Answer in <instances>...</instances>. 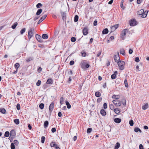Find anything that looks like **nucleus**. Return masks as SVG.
Listing matches in <instances>:
<instances>
[{
  "label": "nucleus",
  "instance_id": "4c0bfd02",
  "mask_svg": "<svg viewBox=\"0 0 149 149\" xmlns=\"http://www.w3.org/2000/svg\"><path fill=\"white\" fill-rule=\"evenodd\" d=\"M129 123L130 125L132 126L134 125V122L132 120H131L129 122Z\"/></svg>",
  "mask_w": 149,
  "mask_h": 149
},
{
  "label": "nucleus",
  "instance_id": "6e6d98bb",
  "mask_svg": "<svg viewBox=\"0 0 149 149\" xmlns=\"http://www.w3.org/2000/svg\"><path fill=\"white\" fill-rule=\"evenodd\" d=\"M51 131H52V132L53 133H54V132H55L56 131V128L55 127L52 128V129Z\"/></svg>",
  "mask_w": 149,
  "mask_h": 149
},
{
  "label": "nucleus",
  "instance_id": "b1692460",
  "mask_svg": "<svg viewBox=\"0 0 149 149\" xmlns=\"http://www.w3.org/2000/svg\"><path fill=\"white\" fill-rule=\"evenodd\" d=\"M50 145L52 147H55L56 146L57 144H56L55 142H52L50 143Z\"/></svg>",
  "mask_w": 149,
  "mask_h": 149
},
{
  "label": "nucleus",
  "instance_id": "774afa93",
  "mask_svg": "<svg viewBox=\"0 0 149 149\" xmlns=\"http://www.w3.org/2000/svg\"><path fill=\"white\" fill-rule=\"evenodd\" d=\"M142 1V0H137V3L138 4H140L141 3Z\"/></svg>",
  "mask_w": 149,
  "mask_h": 149
},
{
  "label": "nucleus",
  "instance_id": "79ce46f5",
  "mask_svg": "<svg viewBox=\"0 0 149 149\" xmlns=\"http://www.w3.org/2000/svg\"><path fill=\"white\" fill-rule=\"evenodd\" d=\"M41 142L42 143H44L45 140V137L44 136H42L41 137Z\"/></svg>",
  "mask_w": 149,
  "mask_h": 149
},
{
  "label": "nucleus",
  "instance_id": "bf43d9fd",
  "mask_svg": "<svg viewBox=\"0 0 149 149\" xmlns=\"http://www.w3.org/2000/svg\"><path fill=\"white\" fill-rule=\"evenodd\" d=\"M116 30V29H115V28L114 27H113V26L111 27V32H113L114 31Z\"/></svg>",
  "mask_w": 149,
  "mask_h": 149
},
{
  "label": "nucleus",
  "instance_id": "7c9ffc66",
  "mask_svg": "<svg viewBox=\"0 0 149 149\" xmlns=\"http://www.w3.org/2000/svg\"><path fill=\"white\" fill-rule=\"evenodd\" d=\"M9 135V132L8 131H6L5 133L4 136L6 137H8Z\"/></svg>",
  "mask_w": 149,
  "mask_h": 149
},
{
  "label": "nucleus",
  "instance_id": "473e14b6",
  "mask_svg": "<svg viewBox=\"0 0 149 149\" xmlns=\"http://www.w3.org/2000/svg\"><path fill=\"white\" fill-rule=\"evenodd\" d=\"M19 63H16L15 65V67L16 69H17L19 68Z\"/></svg>",
  "mask_w": 149,
  "mask_h": 149
},
{
  "label": "nucleus",
  "instance_id": "2eb2a0df",
  "mask_svg": "<svg viewBox=\"0 0 149 149\" xmlns=\"http://www.w3.org/2000/svg\"><path fill=\"white\" fill-rule=\"evenodd\" d=\"M108 29L107 28H105L102 31V33L103 34H106L108 33Z\"/></svg>",
  "mask_w": 149,
  "mask_h": 149
},
{
  "label": "nucleus",
  "instance_id": "a19ab883",
  "mask_svg": "<svg viewBox=\"0 0 149 149\" xmlns=\"http://www.w3.org/2000/svg\"><path fill=\"white\" fill-rule=\"evenodd\" d=\"M63 97H61L60 98V103L61 105L63 104Z\"/></svg>",
  "mask_w": 149,
  "mask_h": 149
},
{
  "label": "nucleus",
  "instance_id": "72a5a7b5",
  "mask_svg": "<svg viewBox=\"0 0 149 149\" xmlns=\"http://www.w3.org/2000/svg\"><path fill=\"white\" fill-rule=\"evenodd\" d=\"M0 112H1L2 113L4 114L6 112V110L4 109H0Z\"/></svg>",
  "mask_w": 149,
  "mask_h": 149
},
{
  "label": "nucleus",
  "instance_id": "39448f33",
  "mask_svg": "<svg viewBox=\"0 0 149 149\" xmlns=\"http://www.w3.org/2000/svg\"><path fill=\"white\" fill-rule=\"evenodd\" d=\"M34 30L33 28H31L28 32V38L29 39H31L33 36L34 33Z\"/></svg>",
  "mask_w": 149,
  "mask_h": 149
},
{
  "label": "nucleus",
  "instance_id": "1a4fd4ad",
  "mask_svg": "<svg viewBox=\"0 0 149 149\" xmlns=\"http://www.w3.org/2000/svg\"><path fill=\"white\" fill-rule=\"evenodd\" d=\"M36 38L38 42H42L43 41L40 35L38 34H36Z\"/></svg>",
  "mask_w": 149,
  "mask_h": 149
},
{
  "label": "nucleus",
  "instance_id": "49530a36",
  "mask_svg": "<svg viewBox=\"0 0 149 149\" xmlns=\"http://www.w3.org/2000/svg\"><path fill=\"white\" fill-rule=\"evenodd\" d=\"M116 74H113L111 75V77L112 79H114L116 78Z\"/></svg>",
  "mask_w": 149,
  "mask_h": 149
},
{
  "label": "nucleus",
  "instance_id": "cd10ccee",
  "mask_svg": "<svg viewBox=\"0 0 149 149\" xmlns=\"http://www.w3.org/2000/svg\"><path fill=\"white\" fill-rule=\"evenodd\" d=\"M120 96L118 95H114L112 96V98L113 99H118L119 98Z\"/></svg>",
  "mask_w": 149,
  "mask_h": 149
},
{
  "label": "nucleus",
  "instance_id": "0eeeda50",
  "mask_svg": "<svg viewBox=\"0 0 149 149\" xmlns=\"http://www.w3.org/2000/svg\"><path fill=\"white\" fill-rule=\"evenodd\" d=\"M136 21L134 19H131L130 21V26H134L136 24Z\"/></svg>",
  "mask_w": 149,
  "mask_h": 149
},
{
  "label": "nucleus",
  "instance_id": "4d7b16f0",
  "mask_svg": "<svg viewBox=\"0 0 149 149\" xmlns=\"http://www.w3.org/2000/svg\"><path fill=\"white\" fill-rule=\"evenodd\" d=\"M33 60V59L32 58L30 57L29 58H28L26 60V61L27 62H29L30 61L32 60Z\"/></svg>",
  "mask_w": 149,
  "mask_h": 149
},
{
  "label": "nucleus",
  "instance_id": "7ed1b4c3",
  "mask_svg": "<svg viewBox=\"0 0 149 149\" xmlns=\"http://www.w3.org/2000/svg\"><path fill=\"white\" fill-rule=\"evenodd\" d=\"M81 66L82 68L85 69L88 68L89 66V65L87 63L86 60H83L81 63Z\"/></svg>",
  "mask_w": 149,
  "mask_h": 149
},
{
  "label": "nucleus",
  "instance_id": "20e7f679",
  "mask_svg": "<svg viewBox=\"0 0 149 149\" xmlns=\"http://www.w3.org/2000/svg\"><path fill=\"white\" fill-rule=\"evenodd\" d=\"M128 32V30L127 29H124L121 32L120 35V37L122 40H124L125 38V36L126 33Z\"/></svg>",
  "mask_w": 149,
  "mask_h": 149
},
{
  "label": "nucleus",
  "instance_id": "c756f323",
  "mask_svg": "<svg viewBox=\"0 0 149 149\" xmlns=\"http://www.w3.org/2000/svg\"><path fill=\"white\" fill-rule=\"evenodd\" d=\"M14 122L16 125L19 124V121L18 119H15L14 120Z\"/></svg>",
  "mask_w": 149,
  "mask_h": 149
},
{
  "label": "nucleus",
  "instance_id": "338daca9",
  "mask_svg": "<svg viewBox=\"0 0 149 149\" xmlns=\"http://www.w3.org/2000/svg\"><path fill=\"white\" fill-rule=\"evenodd\" d=\"M102 100V98L101 97H99L97 99V102H100Z\"/></svg>",
  "mask_w": 149,
  "mask_h": 149
},
{
  "label": "nucleus",
  "instance_id": "412c9836",
  "mask_svg": "<svg viewBox=\"0 0 149 149\" xmlns=\"http://www.w3.org/2000/svg\"><path fill=\"white\" fill-rule=\"evenodd\" d=\"M47 84H52L53 83V81L52 79H48L46 82Z\"/></svg>",
  "mask_w": 149,
  "mask_h": 149
},
{
  "label": "nucleus",
  "instance_id": "e433bc0d",
  "mask_svg": "<svg viewBox=\"0 0 149 149\" xmlns=\"http://www.w3.org/2000/svg\"><path fill=\"white\" fill-rule=\"evenodd\" d=\"M148 104H146L142 107V109L143 110L146 109L148 108Z\"/></svg>",
  "mask_w": 149,
  "mask_h": 149
},
{
  "label": "nucleus",
  "instance_id": "37998d69",
  "mask_svg": "<svg viewBox=\"0 0 149 149\" xmlns=\"http://www.w3.org/2000/svg\"><path fill=\"white\" fill-rule=\"evenodd\" d=\"M125 86L126 87H128V85L127 82V81L126 79H125L124 81V82Z\"/></svg>",
  "mask_w": 149,
  "mask_h": 149
},
{
  "label": "nucleus",
  "instance_id": "864d4df0",
  "mask_svg": "<svg viewBox=\"0 0 149 149\" xmlns=\"http://www.w3.org/2000/svg\"><path fill=\"white\" fill-rule=\"evenodd\" d=\"M104 108V109H106L107 108V104L106 103H104L103 104Z\"/></svg>",
  "mask_w": 149,
  "mask_h": 149
},
{
  "label": "nucleus",
  "instance_id": "a878e982",
  "mask_svg": "<svg viewBox=\"0 0 149 149\" xmlns=\"http://www.w3.org/2000/svg\"><path fill=\"white\" fill-rule=\"evenodd\" d=\"M79 17L77 15H76L74 18V21L75 22H77L78 21Z\"/></svg>",
  "mask_w": 149,
  "mask_h": 149
},
{
  "label": "nucleus",
  "instance_id": "a211bd4d",
  "mask_svg": "<svg viewBox=\"0 0 149 149\" xmlns=\"http://www.w3.org/2000/svg\"><path fill=\"white\" fill-rule=\"evenodd\" d=\"M48 124L49 122L48 121L46 120L45 121L44 125V127L45 128L47 127L48 126Z\"/></svg>",
  "mask_w": 149,
  "mask_h": 149
},
{
  "label": "nucleus",
  "instance_id": "5701e85b",
  "mask_svg": "<svg viewBox=\"0 0 149 149\" xmlns=\"http://www.w3.org/2000/svg\"><path fill=\"white\" fill-rule=\"evenodd\" d=\"M65 103L68 109H70L71 107V106L69 103L67 101H65Z\"/></svg>",
  "mask_w": 149,
  "mask_h": 149
},
{
  "label": "nucleus",
  "instance_id": "c85d7f7f",
  "mask_svg": "<svg viewBox=\"0 0 149 149\" xmlns=\"http://www.w3.org/2000/svg\"><path fill=\"white\" fill-rule=\"evenodd\" d=\"M95 95L97 97H99L101 95V93L100 92L97 91L95 93Z\"/></svg>",
  "mask_w": 149,
  "mask_h": 149
},
{
  "label": "nucleus",
  "instance_id": "9b49d317",
  "mask_svg": "<svg viewBox=\"0 0 149 149\" xmlns=\"http://www.w3.org/2000/svg\"><path fill=\"white\" fill-rule=\"evenodd\" d=\"M83 33L84 35H86L88 33V29L86 27L84 28L83 30Z\"/></svg>",
  "mask_w": 149,
  "mask_h": 149
},
{
  "label": "nucleus",
  "instance_id": "423d86ee",
  "mask_svg": "<svg viewBox=\"0 0 149 149\" xmlns=\"http://www.w3.org/2000/svg\"><path fill=\"white\" fill-rule=\"evenodd\" d=\"M112 102L116 107L120 106L121 104V102L118 99L113 100Z\"/></svg>",
  "mask_w": 149,
  "mask_h": 149
},
{
  "label": "nucleus",
  "instance_id": "13d9d810",
  "mask_svg": "<svg viewBox=\"0 0 149 149\" xmlns=\"http://www.w3.org/2000/svg\"><path fill=\"white\" fill-rule=\"evenodd\" d=\"M14 143L15 145H17L19 143L18 141L17 140H14Z\"/></svg>",
  "mask_w": 149,
  "mask_h": 149
},
{
  "label": "nucleus",
  "instance_id": "9d476101",
  "mask_svg": "<svg viewBox=\"0 0 149 149\" xmlns=\"http://www.w3.org/2000/svg\"><path fill=\"white\" fill-rule=\"evenodd\" d=\"M47 15H43L39 19L38 22V24H39L42 21L45 19Z\"/></svg>",
  "mask_w": 149,
  "mask_h": 149
},
{
  "label": "nucleus",
  "instance_id": "393cba45",
  "mask_svg": "<svg viewBox=\"0 0 149 149\" xmlns=\"http://www.w3.org/2000/svg\"><path fill=\"white\" fill-rule=\"evenodd\" d=\"M100 113L102 116H105L106 114V112L104 109H102L101 110Z\"/></svg>",
  "mask_w": 149,
  "mask_h": 149
},
{
  "label": "nucleus",
  "instance_id": "5fc2aeb1",
  "mask_svg": "<svg viewBox=\"0 0 149 149\" xmlns=\"http://www.w3.org/2000/svg\"><path fill=\"white\" fill-rule=\"evenodd\" d=\"M15 134V132L14 130H12L10 132V135H12V134Z\"/></svg>",
  "mask_w": 149,
  "mask_h": 149
},
{
  "label": "nucleus",
  "instance_id": "c9c22d12",
  "mask_svg": "<svg viewBox=\"0 0 149 149\" xmlns=\"http://www.w3.org/2000/svg\"><path fill=\"white\" fill-rule=\"evenodd\" d=\"M17 25V22L15 23L12 26V28L13 29H15Z\"/></svg>",
  "mask_w": 149,
  "mask_h": 149
},
{
  "label": "nucleus",
  "instance_id": "0e129e2a",
  "mask_svg": "<svg viewBox=\"0 0 149 149\" xmlns=\"http://www.w3.org/2000/svg\"><path fill=\"white\" fill-rule=\"evenodd\" d=\"M101 53H102V51H100L99 52H98V53L97 54V57H99L101 55Z\"/></svg>",
  "mask_w": 149,
  "mask_h": 149
},
{
  "label": "nucleus",
  "instance_id": "e2e57ef3",
  "mask_svg": "<svg viewBox=\"0 0 149 149\" xmlns=\"http://www.w3.org/2000/svg\"><path fill=\"white\" fill-rule=\"evenodd\" d=\"M139 149H144L143 146L142 144H140L139 145Z\"/></svg>",
  "mask_w": 149,
  "mask_h": 149
},
{
  "label": "nucleus",
  "instance_id": "2f4dec72",
  "mask_svg": "<svg viewBox=\"0 0 149 149\" xmlns=\"http://www.w3.org/2000/svg\"><path fill=\"white\" fill-rule=\"evenodd\" d=\"M42 6V4L40 3H38L36 6V7L38 8H39Z\"/></svg>",
  "mask_w": 149,
  "mask_h": 149
},
{
  "label": "nucleus",
  "instance_id": "ea45409f",
  "mask_svg": "<svg viewBox=\"0 0 149 149\" xmlns=\"http://www.w3.org/2000/svg\"><path fill=\"white\" fill-rule=\"evenodd\" d=\"M39 107L40 109H42L44 108V104L43 103H41L40 104Z\"/></svg>",
  "mask_w": 149,
  "mask_h": 149
},
{
  "label": "nucleus",
  "instance_id": "aec40b11",
  "mask_svg": "<svg viewBox=\"0 0 149 149\" xmlns=\"http://www.w3.org/2000/svg\"><path fill=\"white\" fill-rule=\"evenodd\" d=\"M42 12V9H39L37 11L36 14L37 15H40Z\"/></svg>",
  "mask_w": 149,
  "mask_h": 149
},
{
  "label": "nucleus",
  "instance_id": "8fccbe9b",
  "mask_svg": "<svg viewBox=\"0 0 149 149\" xmlns=\"http://www.w3.org/2000/svg\"><path fill=\"white\" fill-rule=\"evenodd\" d=\"M82 56L83 57H85L86 56V54L85 52H81Z\"/></svg>",
  "mask_w": 149,
  "mask_h": 149
},
{
  "label": "nucleus",
  "instance_id": "f3484780",
  "mask_svg": "<svg viewBox=\"0 0 149 149\" xmlns=\"http://www.w3.org/2000/svg\"><path fill=\"white\" fill-rule=\"evenodd\" d=\"M134 131L136 132H139L140 133L142 132L141 130L139 128L137 127H136L134 128Z\"/></svg>",
  "mask_w": 149,
  "mask_h": 149
},
{
  "label": "nucleus",
  "instance_id": "09e8293b",
  "mask_svg": "<svg viewBox=\"0 0 149 149\" xmlns=\"http://www.w3.org/2000/svg\"><path fill=\"white\" fill-rule=\"evenodd\" d=\"M71 41L72 42H74L76 41V38L74 37H72L71 38Z\"/></svg>",
  "mask_w": 149,
  "mask_h": 149
},
{
  "label": "nucleus",
  "instance_id": "bb28decb",
  "mask_svg": "<svg viewBox=\"0 0 149 149\" xmlns=\"http://www.w3.org/2000/svg\"><path fill=\"white\" fill-rule=\"evenodd\" d=\"M120 146V144L118 142L117 143L114 149H118L119 148Z\"/></svg>",
  "mask_w": 149,
  "mask_h": 149
},
{
  "label": "nucleus",
  "instance_id": "c03bdc74",
  "mask_svg": "<svg viewBox=\"0 0 149 149\" xmlns=\"http://www.w3.org/2000/svg\"><path fill=\"white\" fill-rule=\"evenodd\" d=\"M92 130V129L91 128H88L87 130V133L88 134L90 133L91 132Z\"/></svg>",
  "mask_w": 149,
  "mask_h": 149
},
{
  "label": "nucleus",
  "instance_id": "6e6552de",
  "mask_svg": "<svg viewBox=\"0 0 149 149\" xmlns=\"http://www.w3.org/2000/svg\"><path fill=\"white\" fill-rule=\"evenodd\" d=\"M114 59L116 62H118V60H120V57L118 52H117V54L114 55Z\"/></svg>",
  "mask_w": 149,
  "mask_h": 149
},
{
  "label": "nucleus",
  "instance_id": "f704fd0d",
  "mask_svg": "<svg viewBox=\"0 0 149 149\" xmlns=\"http://www.w3.org/2000/svg\"><path fill=\"white\" fill-rule=\"evenodd\" d=\"M109 107L110 109L111 110H113L115 109L114 106L113 104H110L109 105Z\"/></svg>",
  "mask_w": 149,
  "mask_h": 149
},
{
  "label": "nucleus",
  "instance_id": "a18cd8bd",
  "mask_svg": "<svg viewBox=\"0 0 149 149\" xmlns=\"http://www.w3.org/2000/svg\"><path fill=\"white\" fill-rule=\"evenodd\" d=\"M11 148V149H15V146L13 143H12L10 146Z\"/></svg>",
  "mask_w": 149,
  "mask_h": 149
},
{
  "label": "nucleus",
  "instance_id": "58836bf2",
  "mask_svg": "<svg viewBox=\"0 0 149 149\" xmlns=\"http://www.w3.org/2000/svg\"><path fill=\"white\" fill-rule=\"evenodd\" d=\"M26 31V29L25 28L22 29L20 31V33L22 35L23 33H24Z\"/></svg>",
  "mask_w": 149,
  "mask_h": 149
},
{
  "label": "nucleus",
  "instance_id": "dca6fc26",
  "mask_svg": "<svg viewBox=\"0 0 149 149\" xmlns=\"http://www.w3.org/2000/svg\"><path fill=\"white\" fill-rule=\"evenodd\" d=\"M120 53L123 55H125V50L123 48L120 49Z\"/></svg>",
  "mask_w": 149,
  "mask_h": 149
},
{
  "label": "nucleus",
  "instance_id": "052dcab7",
  "mask_svg": "<svg viewBox=\"0 0 149 149\" xmlns=\"http://www.w3.org/2000/svg\"><path fill=\"white\" fill-rule=\"evenodd\" d=\"M42 68L41 67H39L38 69V72L39 73H40L42 71Z\"/></svg>",
  "mask_w": 149,
  "mask_h": 149
},
{
  "label": "nucleus",
  "instance_id": "680f3d73",
  "mask_svg": "<svg viewBox=\"0 0 149 149\" xmlns=\"http://www.w3.org/2000/svg\"><path fill=\"white\" fill-rule=\"evenodd\" d=\"M74 63V62L73 61H71L70 62V65H73Z\"/></svg>",
  "mask_w": 149,
  "mask_h": 149
},
{
  "label": "nucleus",
  "instance_id": "f03ea898",
  "mask_svg": "<svg viewBox=\"0 0 149 149\" xmlns=\"http://www.w3.org/2000/svg\"><path fill=\"white\" fill-rule=\"evenodd\" d=\"M119 69L120 70H123L124 69L125 62L124 61L119 60L117 62Z\"/></svg>",
  "mask_w": 149,
  "mask_h": 149
},
{
  "label": "nucleus",
  "instance_id": "4be33fe9",
  "mask_svg": "<svg viewBox=\"0 0 149 149\" xmlns=\"http://www.w3.org/2000/svg\"><path fill=\"white\" fill-rule=\"evenodd\" d=\"M113 110L116 114L119 113L120 111V109L118 108L115 109Z\"/></svg>",
  "mask_w": 149,
  "mask_h": 149
},
{
  "label": "nucleus",
  "instance_id": "de8ad7c7",
  "mask_svg": "<svg viewBox=\"0 0 149 149\" xmlns=\"http://www.w3.org/2000/svg\"><path fill=\"white\" fill-rule=\"evenodd\" d=\"M41 83V81L40 80H38L36 83V85L38 86H39Z\"/></svg>",
  "mask_w": 149,
  "mask_h": 149
},
{
  "label": "nucleus",
  "instance_id": "4468645a",
  "mask_svg": "<svg viewBox=\"0 0 149 149\" xmlns=\"http://www.w3.org/2000/svg\"><path fill=\"white\" fill-rule=\"evenodd\" d=\"M114 121L116 123H119L121 121V119L118 118H116L114 120Z\"/></svg>",
  "mask_w": 149,
  "mask_h": 149
},
{
  "label": "nucleus",
  "instance_id": "603ef678",
  "mask_svg": "<svg viewBox=\"0 0 149 149\" xmlns=\"http://www.w3.org/2000/svg\"><path fill=\"white\" fill-rule=\"evenodd\" d=\"M17 109L18 110H19L20 108V105L19 104H17L16 106Z\"/></svg>",
  "mask_w": 149,
  "mask_h": 149
},
{
  "label": "nucleus",
  "instance_id": "f8f14e48",
  "mask_svg": "<svg viewBox=\"0 0 149 149\" xmlns=\"http://www.w3.org/2000/svg\"><path fill=\"white\" fill-rule=\"evenodd\" d=\"M61 16L63 19V20H65L66 18V12H61Z\"/></svg>",
  "mask_w": 149,
  "mask_h": 149
},
{
  "label": "nucleus",
  "instance_id": "69168bd1",
  "mask_svg": "<svg viewBox=\"0 0 149 149\" xmlns=\"http://www.w3.org/2000/svg\"><path fill=\"white\" fill-rule=\"evenodd\" d=\"M97 24V20H95L93 22V25L94 26H96Z\"/></svg>",
  "mask_w": 149,
  "mask_h": 149
},
{
  "label": "nucleus",
  "instance_id": "ddd939ff",
  "mask_svg": "<svg viewBox=\"0 0 149 149\" xmlns=\"http://www.w3.org/2000/svg\"><path fill=\"white\" fill-rule=\"evenodd\" d=\"M54 103L53 102H52L51 103L49 107V111L50 112H52V110L53 109L54 107Z\"/></svg>",
  "mask_w": 149,
  "mask_h": 149
},
{
  "label": "nucleus",
  "instance_id": "f257e3e1",
  "mask_svg": "<svg viewBox=\"0 0 149 149\" xmlns=\"http://www.w3.org/2000/svg\"><path fill=\"white\" fill-rule=\"evenodd\" d=\"M148 13V11L146 10L144 11L143 9H141L138 11L137 14L139 15H142L141 17H142L145 18L146 17Z\"/></svg>",
  "mask_w": 149,
  "mask_h": 149
},
{
  "label": "nucleus",
  "instance_id": "6ab92c4d",
  "mask_svg": "<svg viewBox=\"0 0 149 149\" xmlns=\"http://www.w3.org/2000/svg\"><path fill=\"white\" fill-rule=\"evenodd\" d=\"M42 38L45 39H47L48 38V36L46 34H44L42 35Z\"/></svg>",
  "mask_w": 149,
  "mask_h": 149
},
{
  "label": "nucleus",
  "instance_id": "3c124183",
  "mask_svg": "<svg viewBox=\"0 0 149 149\" xmlns=\"http://www.w3.org/2000/svg\"><path fill=\"white\" fill-rule=\"evenodd\" d=\"M135 61L136 62H138L139 61V57H136L135 58Z\"/></svg>",
  "mask_w": 149,
  "mask_h": 149
}]
</instances>
